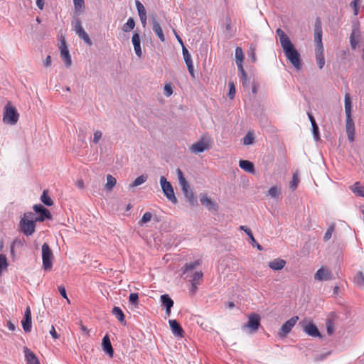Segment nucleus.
I'll use <instances>...</instances> for the list:
<instances>
[{"instance_id": "aec40b11", "label": "nucleus", "mask_w": 364, "mask_h": 364, "mask_svg": "<svg viewBox=\"0 0 364 364\" xmlns=\"http://www.w3.org/2000/svg\"><path fill=\"white\" fill-rule=\"evenodd\" d=\"M286 264V262L282 259H275L270 261L268 264L269 267L274 270H281Z\"/></svg>"}, {"instance_id": "6e6d98bb", "label": "nucleus", "mask_w": 364, "mask_h": 364, "mask_svg": "<svg viewBox=\"0 0 364 364\" xmlns=\"http://www.w3.org/2000/svg\"><path fill=\"white\" fill-rule=\"evenodd\" d=\"M360 0H353L350 3V6L353 9L354 15L358 14V4Z\"/></svg>"}, {"instance_id": "c85d7f7f", "label": "nucleus", "mask_w": 364, "mask_h": 364, "mask_svg": "<svg viewBox=\"0 0 364 364\" xmlns=\"http://www.w3.org/2000/svg\"><path fill=\"white\" fill-rule=\"evenodd\" d=\"M350 189L357 196L364 198V187L361 186L359 182H355L350 187Z\"/></svg>"}, {"instance_id": "4be33fe9", "label": "nucleus", "mask_w": 364, "mask_h": 364, "mask_svg": "<svg viewBox=\"0 0 364 364\" xmlns=\"http://www.w3.org/2000/svg\"><path fill=\"white\" fill-rule=\"evenodd\" d=\"M74 10L77 15L84 12L85 4L84 0H73Z\"/></svg>"}, {"instance_id": "864d4df0", "label": "nucleus", "mask_w": 364, "mask_h": 364, "mask_svg": "<svg viewBox=\"0 0 364 364\" xmlns=\"http://www.w3.org/2000/svg\"><path fill=\"white\" fill-rule=\"evenodd\" d=\"M138 299H139L138 294H136V293L130 294L129 300L131 304L136 306L138 304Z\"/></svg>"}, {"instance_id": "b1692460", "label": "nucleus", "mask_w": 364, "mask_h": 364, "mask_svg": "<svg viewBox=\"0 0 364 364\" xmlns=\"http://www.w3.org/2000/svg\"><path fill=\"white\" fill-rule=\"evenodd\" d=\"M26 360L28 364H40L38 359L33 353L28 348L25 349Z\"/></svg>"}, {"instance_id": "774afa93", "label": "nucleus", "mask_w": 364, "mask_h": 364, "mask_svg": "<svg viewBox=\"0 0 364 364\" xmlns=\"http://www.w3.org/2000/svg\"><path fill=\"white\" fill-rule=\"evenodd\" d=\"M350 46H351L352 48L355 49L356 48V46H358V41L355 38L353 34H352L350 36Z\"/></svg>"}, {"instance_id": "5701e85b", "label": "nucleus", "mask_w": 364, "mask_h": 364, "mask_svg": "<svg viewBox=\"0 0 364 364\" xmlns=\"http://www.w3.org/2000/svg\"><path fill=\"white\" fill-rule=\"evenodd\" d=\"M152 29L156 34L158 38L163 42L165 40V37L162 31V28L159 23L156 21H154L152 23Z\"/></svg>"}, {"instance_id": "39448f33", "label": "nucleus", "mask_w": 364, "mask_h": 364, "mask_svg": "<svg viewBox=\"0 0 364 364\" xmlns=\"http://www.w3.org/2000/svg\"><path fill=\"white\" fill-rule=\"evenodd\" d=\"M210 146L211 141L210 138L202 136L198 141L190 146V151L193 154H199L208 150Z\"/></svg>"}, {"instance_id": "412c9836", "label": "nucleus", "mask_w": 364, "mask_h": 364, "mask_svg": "<svg viewBox=\"0 0 364 364\" xmlns=\"http://www.w3.org/2000/svg\"><path fill=\"white\" fill-rule=\"evenodd\" d=\"M240 167L243 169L245 171L248 173L254 172V164L250 161L247 160H240L239 161Z\"/></svg>"}, {"instance_id": "c03bdc74", "label": "nucleus", "mask_w": 364, "mask_h": 364, "mask_svg": "<svg viewBox=\"0 0 364 364\" xmlns=\"http://www.w3.org/2000/svg\"><path fill=\"white\" fill-rule=\"evenodd\" d=\"M244 60V53L240 47H237L235 49V63L243 62Z\"/></svg>"}, {"instance_id": "603ef678", "label": "nucleus", "mask_w": 364, "mask_h": 364, "mask_svg": "<svg viewBox=\"0 0 364 364\" xmlns=\"http://www.w3.org/2000/svg\"><path fill=\"white\" fill-rule=\"evenodd\" d=\"M136 6L138 11L139 15L142 14L144 15L146 14V9L143 4L138 0L136 1Z\"/></svg>"}, {"instance_id": "7ed1b4c3", "label": "nucleus", "mask_w": 364, "mask_h": 364, "mask_svg": "<svg viewBox=\"0 0 364 364\" xmlns=\"http://www.w3.org/2000/svg\"><path fill=\"white\" fill-rule=\"evenodd\" d=\"M19 118V114L16 107L12 106L9 102L4 107L3 121L6 124L14 125L17 123Z\"/></svg>"}, {"instance_id": "bb28decb", "label": "nucleus", "mask_w": 364, "mask_h": 364, "mask_svg": "<svg viewBox=\"0 0 364 364\" xmlns=\"http://www.w3.org/2000/svg\"><path fill=\"white\" fill-rule=\"evenodd\" d=\"M199 264L200 262L198 260L186 264L183 270V274H186V277L189 276L190 272L195 269Z\"/></svg>"}, {"instance_id": "dca6fc26", "label": "nucleus", "mask_w": 364, "mask_h": 364, "mask_svg": "<svg viewBox=\"0 0 364 364\" xmlns=\"http://www.w3.org/2000/svg\"><path fill=\"white\" fill-rule=\"evenodd\" d=\"M183 55L190 74L193 76V65L191 56L185 46H183Z\"/></svg>"}, {"instance_id": "f8f14e48", "label": "nucleus", "mask_w": 364, "mask_h": 364, "mask_svg": "<svg viewBox=\"0 0 364 364\" xmlns=\"http://www.w3.org/2000/svg\"><path fill=\"white\" fill-rule=\"evenodd\" d=\"M200 203L209 210L216 211L218 208V205L213 202L207 194H202L200 197Z\"/></svg>"}, {"instance_id": "09e8293b", "label": "nucleus", "mask_w": 364, "mask_h": 364, "mask_svg": "<svg viewBox=\"0 0 364 364\" xmlns=\"http://www.w3.org/2000/svg\"><path fill=\"white\" fill-rule=\"evenodd\" d=\"M254 142L253 134L248 132L246 136L243 138V144L245 145H250Z\"/></svg>"}, {"instance_id": "ea45409f", "label": "nucleus", "mask_w": 364, "mask_h": 364, "mask_svg": "<svg viewBox=\"0 0 364 364\" xmlns=\"http://www.w3.org/2000/svg\"><path fill=\"white\" fill-rule=\"evenodd\" d=\"M299 183V174L297 173H294L293 174L292 179L289 183L290 188H291L292 191L296 190L298 186Z\"/></svg>"}, {"instance_id": "4468645a", "label": "nucleus", "mask_w": 364, "mask_h": 364, "mask_svg": "<svg viewBox=\"0 0 364 364\" xmlns=\"http://www.w3.org/2000/svg\"><path fill=\"white\" fill-rule=\"evenodd\" d=\"M172 333L176 337L183 336V330L176 320L168 321Z\"/></svg>"}, {"instance_id": "1a4fd4ad", "label": "nucleus", "mask_w": 364, "mask_h": 364, "mask_svg": "<svg viewBox=\"0 0 364 364\" xmlns=\"http://www.w3.org/2000/svg\"><path fill=\"white\" fill-rule=\"evenodd\" d=\"M299 320L298 316H293L288 321H287L281 327L279 331L278 332V336L279 337H285L287 334H288L292 328L295 326L296 322Z\"/></svg>"}, {"instance_id": "79ce46f5", "label": "nucleus", "mask_w": 364, "mask_h": 364, "mask_svg": "<svg viewBox=\"0 0 364 364\" xmlns=\"http://www.w3.org/2000/svg\"><path fill=\"white\" fill-rule=\"evenodd\" d=\"M356 285L361 288H364V275L362 272H358L354 278Z\"/></svg>"}, {"instance_id": "4c0bfd02", "label": "nucleus", "mask_w": 364, "mask_h": 364, "mask_svg": "<svg viewBox=\"0 0 364 364\" xmlns=\"http://www.w3.org/2000/svg\"><path fill=\"white\" fill-rule=\"evenodd\" d=\"M147 179V176L141 175L137 177L130 185V188L136 187L142 183H144Z\"/></svg>"}, {"instance_id": "680f3d73", "label": "nucleus", "mask_w": 364, "mask_h": 364, "mask_svg": "<svg viewBox=\"0 0 364 364\" xmlns=\"http://www.w3.org/2000/svg\"><path fill=\"white\" fill-rule=\"evenodd\" d=\"M243 62H237L236 63V65H237V69H238V71H239V76L240 75H245V73H246L244 68H243V65H242Z\"/></svg>"}, {"instance_id": "6e6552de", "label": "nucleus", "mask_w": 364, "mask_h": 364, "mask_svg": "<svg viewBox=\"0 0 364 364\" xmlns=\"http://www.w3.org/2000/svg\"><path fill=\"white\" fill-rule=\"evenodd\" d=\"M59 50L60 53V57L65 63V66L68 68L70 67L72 65L71 56L66 45V42L63 38L60 41Z\"/></svg>"}, {"instance_id": "69168bd1", "label": "nucleus", "mask_w": 364, "mask_h": 364, "mask_svg": "<svg viewBox=\"0 0 364 364\" xmlns=\"http://www.w3.org/2000/svg\"><path fill=\"white\" fill-rule=\"evenodd\" d=\"M82 26L81 24V22L79 19H77L73 25V29L75 31V33L79 31L80 29H82Z\"/></svg>"}, {"instance_id": "e2e57ef3", "label": "nucleus", "mask_w": 364, "mask_h": 364, "mask_svg": "<svg viewBox=\"0 0 364 364\" xmlns=\"http://www.w3.org/2000/svg\"><path fill=\"white\" fill-rule=\"evenodd\" d=\"M176 172H177L179 183H184V181H186V180L183 176V173L182 171L180 168H177Z\"/></svg>"}, {"instance_id": "c9c22d12", "label": "nucleus", "mask_w": 364, "mask_h": 364, "mask_svg": "<svg viewBox=\"0 0 364 364\" xmlns=\"http://www.w3.org/2000/svg\"><path fill=\"white\" fill-rule=\"evenodd\" d=\"M76 34L82 39L87 45H92V41L89 38L88 34L85 31L84 28L80 29L76 32Z\"/></svg>"}, {"instance_id": "a19ab883", "label": "nucleus", "mask_w": 364, "mask_h": 364, "mask_svg": "<svg viewBox=\"0 0 364 364\" xmlns=\"http://www.w3.org/2000/svg\"><path fill=\"white\" fill-rule=\"evenodd\" d=\"M113 314L118 318L120 322H122L124 319V315L123 311L119 307L115 306L112 309Z\"/></svg>"}, {"instance_id": "423d86ee", "label": "nucleus", "mask_w": 364, "mask_h": 364, "mask_svg": "<svg viewBox=\"0 0 364 364\" xmlns=\"http://www.w3.org/2000/svg\"><path fill=\"white\" fill-rule=\"evenodd\" d=\"M160 184L166 197L173 203H176L177 198L175 196L173 188L170 182L164 176H161Z\"/></svg>"}, {"instance_id": "20e7f679", "label": "nucleus", "mask_w": 364, "mask_h": 364, "mask_svg": "<svg viewBox=\"0 0 364 364\" xmlns=\"http://www.w3.org/2000/svg\"><path fill=\"white\" fill-rule=\"evenodd\" d=\"M53 255L48 245L44 243L42 245V267L45 271L50 270L53 267Z\"/></svg>"}, {"instance_id": "9b49d317", "label": "nucleus", "mask_w": 364, "mask_h": 364, "mask_svg": "<svg viewBox=\"0 0 364 364\" xmlns=\"http://www.w3.org/2000/svg\"><path fill=\"white\" fill-rule=\"evenodd\" d=\"M346 130L348 139L350 142L355 139V125L351 117H346Z\"/></svg>"}, {"instance_id": "2f4dec72", "label": "nucleus", "mask_w": 364, "mask_h": 364, "mask_svg": "<svg viewBox=\"0 0 364 364\" xmlns=\"http://www.w3.org/2000/svg\"><path fill=\"white\" fill-rule=\"evenodd\" d=\"M180 185L181 186V189H182L185 196L190 199L192 198L193 197V192L191 191V190L190 189V187L188 186L187 181H184V183H181Z\"/></svg>"}, {"instance_id": "13d9d810", "label": "nucleus", "mask_w": 364, "mask_h": 364, "mask_svg": "<svg viewBox=\"0 0 364 364\" xmlns=\"http://www.w3.org/2000/svg\"><path fill=\"white\" fill-rule=\"evenodd\" d=\"M164 92H165V95L167 97H169L172 95L173 93V89H172V87L170 84H166L165 86H164Z\"/></svg>"}, {"instance_id": "6ab92c4d", "label": "nucleus", "mask_w": 364, "mask_h": 364, "mask_svg": "<svg viewBox=\"0 0 364 364\" xmlns=\"http://www.w3.org/2000/svg\"><path fill=\"white\" fill-rule=\"evenodd\" d=\"M304 331L308 335H309L311 336H314V337H320L321 336L320 333H319L318 328H316V326L311 323H309L306 325H305Z\"/></svg>"}, {"instance_id": "0eeeda50", "label": "nucleus", "mask_w": 364, "mask_h": 364, "mask_svg": "<svg viewBox=\"0 0 364 364\" xmlns=\"http://www.w3.org/2000/svg\"><path fill=\"white\" fill-rule=\"evenodd\" d=\"M260 326V316L257 314H251L248 321L243 324L242 328L247 329L249 333H255Z\"/></svg>"}, {"instance_id": "a18cd8bd", "label": "nucleus", "mask_w": 364, "mask_h": 364, "mask_svg": "<svg viewBox=\"0 0 364 364\" xmlns=\"http://www.w3.org/2000/svg\"><path fill=\"white\" fill-rule=\"evenodd\" d=\"M228 87V97H230V99L232 100L235 97V87L233 81H229Z\"/></svg>"}, {"instance_id": "473e14b6", "label": "nucleus", "mask_w": 364, "mask_h": 364, "mask_svg": "<svg viewBox=\"0 0 364 364\" xmlns=\"http://www.w3.org/2000/svg\"><path fill=\"white\" fill-rule=\"evenodd\" d=\"M116 183L117 180L114 177L109 174L107 176V183L105 184V188L107 191H112L114 186L116 185Z\"/></svg>"}, {"instance_id": "5fc2aeb1", "label": "nucleus", "mask_w": 364, "mask_h": 364, "mask_svg": "<svg viewBox=\"0 0 364 364\" xmlns=\"http://www.w3.org/2000/svg\"><path fill=\"white\" fill-rule=\"evenodd\" d=\"M152 214L149 212H146L142 216L140 223H145L151 220Z\"/></svg>"}, {"instance_id": "72a5a7b5", "label": "nucleus", "mask_w": 364, "mask_h": 364, "mask_svg": "<svg viewBox=\"0 0 364 364\" xmlns=\"http://www.w3.org/2000/svg\"><path fill=\"white\" fill-rule=\"evenodd\" d=\"M76 34L82 39L87 45H92V41L89 38L88 34L85 31L84 28L80 29L76 32Z\"/></svg>"}, {"instance_id": "052dcab7", "label": "nucleus", "mask_w": 364, "mask_h": 364, "mask_svg": "<svg viewBox=\"0 0 364 364\" xmlns=\"http://www.w3.org/2000/svg\"><path fill=\"white\" fill-rule=\"evenodd\" d=\"M102 132L100 131H96L95 133H94V136H93V140L92 141L95 143V144H97L99 142V141L100 140L101 137H102Z\"/></svg>"}, {"instance_id": "bf43d9fd", "label": "nucleus", "mask_w": 364, "mask_h": 364, "mask_svg": "<svg viewBox=\"0 0 364 364\" xmlns=\"http://www.w3.org/2000/svg\"><path fill=\"white\" fill-rule=\"evenodd\" d=\"M21 245H22V242H21V240H15L12 242V244H11V254L12 255H14V247H15L16 246H21Z\"/></svg>"}, {"instance_id": "3c124183", "label": "nucleus", "mask_w": 364, "mask_h": 364, "mask_svg": "<svg viewBox=\"0 0 364 364\" xmlns=\"http://www.w3.org/2000/svg\"><path fill=\"white\" fill-rule=\"evenodd\" d=\"M240 81L242 82V86L245 88H248L250 85V80L248 78L247 73H245V75H240Z\"/></svg>"}, {"instance_id": "8fccbe9b", "label": "nucleus", "mask_w": 364, "mask_h": 364, "mask_svg": "<svg viewBox=\"0 0 364 364\" xmlns=\"http://www.w3.org/2000/svg\"><path fill=\"white\" fill-rule=\"evenodd\" d=\"M248 57L251 59L253 63H255L257 60L256 58V50L255 47L251 46L248 50Z\"/></svg>"}, {"instance_id": "a878e982", "label": "nucleus", "mask_w": 364, "mask_h": 364, "mask_svg": "<svg viewBox=\"0 0 364 364\" xmlns=\"http://www.w3.org/2000/svg\"><path fill=\"white\" fill-rule=\"evenodd\" d=\"M345 112L346 117H351L352 112V102L350 94L346 93L345 95Z\"/></svg>"}, {"instance_id": "2eb2a0df", "label": "nucleus", "mask_w": 364, "mask_h": 364, "mask_svg": "<svg viewBox=\"0 0 364 364\" xmlns=\"http://www.w3.org/2000/svg\"><path fill=\"white\" fill-rule=\"evenodd\" d=\"M314 41L316 44H321L322 43L321 22L318 18L316 20L314 26Z\"/></svg>"}, {"instance_id": "f3484780", "label": "nucleus", "mask_w": 364, "mask_h": 364, "mask_svg": "<svg viewBox=\"0 0 364 364\" xmlns=\"http://www.w3.org/2000/svg\"><path fill=\"white\" fill-rule=\"evenodd\" d=\"M132 44L134 46V51L136 55L141 58L142 55V51L141 48V42H140V37L138 33H134L132 36Z\"/></svg>"}, {"instance_id": "de8ad7c7", "label": "nucleus", "mask_w": 364, "mask_h": 364, "mask_svg": "<svg viewBox=\"0 0 364 364\" xmlns=\"http://www.w3.org/2000/svg\"><path fill=\"white\" fill-rule=\"evenodd\" d=\"M7 259L5 255H0V274L7 267Z\"/></svg>"}, {"instance_id": "e433bc0d", "label": "nucleus", "mask_w": 364, "mask_h": 364, "mask_svg": "<svg viewBox=\"0 0 364 364\" xmlns=\"http://www.w3.org/2000/svg\"><path fill=\"white\" fill-rule=\"evenodd\" d=\"M76 34L82 39L87 45H92V41L89 38L88 34L85 31L84 28L80 29L76 32Z\"/></svg>"}, {"instance_id": "a211bd4d", "label": "nucleus", "mask_w": 364, "mask_h": 364, "mask_svg": "<svg viewBox=\"0 0 364 364\" xmlns=\"http://www.w3.org/2000/svg\"><path fill=\"white\" fill-rule=\"evenodd\" d=\"M102 346L103 350L105 352H106L109 355V357L112 358L113 356L114 351H113V348H112L109 338L107 335H106L103 338Z\"/></svg>"}, {"instance_id": "338daca9", "label": "nucleus", "mask_w": 364, "mask_h": 364, "mask_svg": "<svg viewBox=\"0 0 364 364\" xmlns=\"http://www.w3.org/2000/svg\"><path fill=\"white\" fill-rule=\"evenodd\" d=\"M333 230V229H328L327 230V231L326 232L324 237H323V240L325 241H328L332 237Z\"/></svg>"}, {"instance_id": "c756f323", "label": "nucleus", "mask_w": 364, "mask_h": 364, "mask_svg": "<svg viewBox=\"0 0 364 364\" xmlns=\"http://www.w3.org/2000/svg\"><path fill=\"white\" fill-rule=\"evenodd\" d=\"M41 201L48 206H51L53 204V201L48 195V191L44 190L41 196Z\"/></svg>"}, {"instance_id": "cd10ccee", "label": "nucleus", "mask_w": 364, "mask_h": 364, "mask_svg": "<svg viewBox=\"0 0 364 364\" xmlns=\"http://www.w3.org/2000/svg\"><path fill=\"white\" fill-rule=\"evenodd\" d=\"M191 279V283H193V287L194 289H197V284L202 279L203 273L201 272H196L193 274H190L189 276Z\"/></svg>"}, {"instance_id": "0e129e2a", "label": "nucleus", "mask_w": 364, "mask_h": 364, "mask_svg": "<svg viewBox=\"0 0 364 364\" xmlns=\"http://www.w3.org/2000/svg\"><path fill=\"white\" fill-rule=\"evenodd\" d=\"M58 290H59V292H60V295H61L63 298L66 299H67V301H68V303H70V300H69V299H68V296H67V294H66V290H65V287H63V286H60V287H58Z\"/></svg>"}, {"instance_id": "9d476101", "label": "nucleus", "mask_w": 364, "mask_h": 364, "mask_svg": "<svg viewBox=\"0 0 364 364\" xmlns=\"http://www.w3.org/2000/svg\"><path fill=\"white\" fill-rule=\"evenodd\" d=\"M333 279L332 272L326 267H321L314 274V279L316 281H328Z\"/></svg>"}, {"instance_id": "393cba45", "label": "nucleus", "mask_w": 364, "mask_h": 364, "mask_svg": "<svg viewBox=\"0 0 364 364\" xmlns=\"http://www.w3.org/2000/svg\"><path fill=\"white\" fill-rule=\"evenodd\" d=\"M160 301L162 306H164L166 309H171L173 306V301L168 294L161 295L160 297Z\"/></svg>"}, {"instance_id": "f03ea898", "label": "nucleus", "mask_w": 364, "mask_h": 364, "mask_svg": "<svg viewBox=\"0 0 364 364\" xmlns=\"http://www.w3.org/2000/svg\"><path fill=\"white\" fill-rule=\"evenodd\" d=\"M287 58L290 61L292 65L296 69L301 68L300 54L294 48L291 41L282 46Z\"/></svg>"}, {"instance_id": "49530a36", "label": "nucleus", "mask_w": 364, "mask_h": 364, "mask_svg": "<svg viewBox=\"0 0 364 364\" xmlns=\"http://www.w3.org/2000/svg\"><path fill=\"white\" fill-rule=\"evenodd\" d=\"M316 59L318 66L320 69H322L325 65V59L323 53L316 55Z\"/></svg>"}, {"instance_id": "f257e3e1", "label": "nucleus", "mask_w": 364, "mask_h": 364, "mask_svg": "<svg viewBox=\"0 0 364 364\" xmlns=\"http://www.w3.org/2000/svg\"><path fill=\"white\" fill-rule=\"evenodd\" d=\"M50 212L41 204L33 206L32 211L24 213L19 222V228H35L38 222L50 220Z\"/></svg>"}, {"instance_id": "7c9ffc66", "label": "nucleus", "mask_w": 364, "mask_h": 364, "mask_svg": "<svg viewBox=\"0 0 364 364\" xmlns=\"http://www.w3.org/2000/svg\"><path fill=\"white\" fill-rule=\"evenodd\" d=\"M276 33L279 37L281 46H283L291 41L288 36L281 28L277 29Z\"/></svg>"}, {"instance_id": "4d7b16f0", "label": "nucleus", "mask_w": 364, "mask_h": 364, "mask_svg": "<svg viewBox=\"0 0 364 364\" xmlns=\"http://www.w3.org/2000/svg\"><path fill=\"white\" fill-rule=\"evenodd\" d=\"M245 233L249 236V238L250 240V242L253 246H255V243H256V240L252 233L251 229H242Z\"/></svg>"}, {"instance_id": "f704fd0d", "label": "nucleus", "mask_w": 364, "mask_h": 364, "mask_svg": "<svg viewBox=\"0 0 364 364\" xmlns=\"http://www.w3.org/2000/svg\"><path fill=\"white\" fill-rule=\"evenodd\" d=\"M76 34L82 39L87 45H92V41L89 38L88 34L85 31L84 28L80 29L76 32Z\"/></svg>"}, {"instance_id": "ddd939ff", "label": "nucleus", "mask_w": 364, "mask_h": 364, "mask_svg": "<svg viewBox=\"0 0 364 364\" xmlns=\"http://www.w3.org/2000/svg\"><path fill=\"white\" fill-rule=\"evenodd\" d=\"M22 327L26 332H30L31 330V313L29 306L25 311L24 317L22 320Z\"/></svg>"}, {"instance_id": "37998d69", "label": "nucleus", "mask_w": 364, "mask_h": 364, "mask_svg": "<svg viewBox=\"0 0 364 364\" xmlns=\"http://www.w3.org/2000/svg\"><path fill=\"white\" fill-rule=\"evenodd\" d=\"M281 193V190L277 186H272L268 191V194L271 198H278Z\"/></svg>"}, {"instance_id": "58836bf2", "label": "nucleus", "mask_w": 364, "mask_h": 364, "mask_svg": "<svg viewBox=\"0 0 364 364\" xmlns=\"http://www.w3.org/2000/svg\"><path fill=\"white\" fill-rule=\"evenodd\" d=\"M134 26H135V22H134V19L132 18H129L127 20V23L125 24H124V26L122 27V30L124 32H129L131 30L134 29Z\"/></svg>"}]
</instances>
